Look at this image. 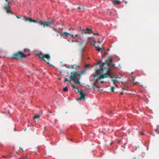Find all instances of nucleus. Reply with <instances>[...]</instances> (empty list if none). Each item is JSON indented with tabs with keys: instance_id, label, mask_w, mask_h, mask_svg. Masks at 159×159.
<instances>
[{
	"instance_id": "obj_61",
	"label": "nucleus",
	"mask_w": 159,
	"mask_h": 159,
	"mask_svg": "<svg viewBox=\"0 0 159 159\" xmlns=\"http://www.w3.org/2000/svg\"><path fill=\"white\" fill-rule=\"evenodd\" d=\"M50 113H52V111H50Z\"/></svg>"
},
{
	"instance_id": "obj_32",
	"label": "nucleus",
	"mask_w": 159,
	"mask_h": 159,
	"mask_svg": "<svg viewBox=\"0 0 159 159\" xmlns=\"http://www.w3.org/2000/svg\"><path fill=\"white\" fill-rule=\"evenodd\" d=\"M81 50V51L82 52H83L84 51V48H82L81 49H80Z\"/></svg>"
},
{
	"instance_id": "obj_2",
	"label": "nucleus",
	"mask_w": 159,
	"mask_h": 159,
	"mask_svg": "<svg viewBox=\"0 0 159 159\" xmlns=\"http://www.w3.org/2000/svg\"><path fill=\"white\" fill-rule=\"evenodd\" d=\"M54 22L55 20H52L48 21L40 20L39 21V23L40 25L43 26L44 27H47L52 28L51 26L54 24Z\"/></svg>"
},
{
	"instance_id": "obj_54",
	"label": "nucleus",
	"mask_w": 159,
	"mask_h": 159,
	"mask_svg": "<svg viewBox=\"0 0 159 159\" xmlns=\"http://www.w3.org/2000/svg\"><path fill=\"white\" fill-rule=\"evenodd\" d=\"M98 43H100V41H98Z\"/></svg>"
},
{
	"instance_id": "obj_24",
	"label": "nucleus",
	"mask_w": 159,
	"mask_h": 159,
	"mask_svg": "<svg viewBox=\"0 0 159 159\" xmlns=\"http://www.w3.org/2000/svg\"><path fill=\"white\" fill-rule=\"evenodd\" d=\"M71 86L73 88L77 89L78 91L79 90V89L77 87H75V85L72 84Z\"/></svg>"
},
{
	"instance_id": "obj_22",
	"label": "nucleus",
	"mask_w": 159,
	"mask_h": 159,
	"mask_svg": "<svg viewBox=\"0 0 159 159\" xmlns=\"http://www.w3.org/2000/svg\"><path fill=\"white\" fill-rule=\"evenodd\" d=\"M101 70V69H100V70H99V69H98V70H96V74H99L100 73V71Z\"/></svg>"
},
{
	"instance_id": "obj_60",
	"label": "nucleus",
	"mask_w": 159,
	"mask_h": 159,
	"mask_svg": "<svg viewBox=\"0 0 159 159\" xmlns=\"http://www.w3.org/2000/svg\"><path fill=\"white\" fill-rule=\"evenodd\" d=\"M58 79H59V80H61V78H58Z\"/></svg>"
},
{
	"instance_id": "obj_14",
	"label": "nucleus",
	"mask_w": 159,
	"mask_h": 159,
	"mask_svg": "<svg viewBox=\"0 0 159 159\" xmlns=\"http://www.w3.org/2000/svg\"><path fill=\"white\" fill-rule=\"evenodd\" d=\"M75 84H80V82L79 81V80L78 78H76L75 80Z\"/></svg>"
},
{
	"instance_id": "obj_56",
	"label": "nucleus",
	"mask_w": 159,
	"mask_h": 159,
	"mask_svg": "<svg viewBox=\"0 0 159 159\" xmlns=\"http://www.w3.org/2000/svg\"><path fill=\"white\" fill-rule=\"evenodd\" d=\"M129 133H130V131L129 130Z\"/></svg>"
},
{
	"instance_id": "obj_45",
	"label": "nucleus",
	"mask_w": 159,
	"mask_h": 159,
	"mask_svg": "<svg viewBox=\"0 0 159 159\" xmlns=\"http://www.w3.org/2000/svg\"><path fill=\"white\" fill-rule=\"evenodd\" d=\"M71 37H72V38H74V34H72V35H71Z\"/></svg>"
},
{
	"instance_id": "obj_19",
	"label": "nucleus",
	"mask_w": 159,
	"mask_h": 159,
	"mask_svg": "<svg viewBox=\"0 0 159 159\" xmlns=\"http://www.w3.org/2000/svg\"><path fill=\"white\" fill-rule=\"evenodd\" d=\"M7 11V12L8 13H11V14H13V12L9 9H8L7 10H6Z\"/></svg>"
},
{
	"instance_id": "obj_39",
	"label": "nucleus",
	"mask_w": 159,
	"mask_h": 159,
	"mask_svg": "<svg viewBox=\"0 0 159 159\" xmlns=\"http://www.w3.org/2000/svg\"><path fill=\"white\" fill-rule=\"evenodd\" d=\"M107 52H105L104 53V55H103V56H106V55L107 54Z\"/></svg>"
},
{
	"instance_id": "obj_33",
	"label": "nucleus",
	"mask_w": 159,
	"mask_h": 159,
	"mask_svg": "<svg viewBox=\"0 0 159 159\" xmlns=\"http://www.w3.org/2000/svg\"><path fill=\"white\" fill-rule=\"evenodd\" d=\"M141 135H143L144 134V132L143 131V132H141Z\"/></svg>"
},
{
	"instance_id": "obj_40",
	"label": "nucleus",
	"mask_w": 159,
	"mask_h": 159,
	"mask_svg": "<svg viewBox=\"0 0 159 159\" xmlns=\"http://www.w3.org/2000/svg\"><path fill=\"white\" fill-rule=\"evenodd\" d=\"M71 80H71V79H70V80H68V81H69V82L70 83H71Z\"/></svg>"
},
{
	"instance_id": "obj_49",
	"label": "nucleus",
	"mask_w": 159,
	"mask_h": 159,
	"mask_svg": "<svg viewBox=\"0 0 159 159\" xmlns=\"http://www.w3.org/2000/svg\"><path fill=\"white\" fill-rule=\"evenodd\" d=\"M74 42H78V41L77 40H75Z\"/></svg>"
},
{
	"instance_id": "obj_12",
	"label": "nucleus",
	"mask_w": 159,
	"mask_h": 159,
	"mask_svg": "<svg viewBox=\"0 0 159 159\" xmlns=\"http://www.w3.org/2000/svg\"><path fill=\"white\" fill-rule=\"evenodd\" d=\"M24 18L25 21H30L31 22L32 19L31 18L26 16H24Z\"/></svg>"
},
{
	"instance_id": "obj_8",
	"label": "nucleus",
	"mask_w": 159,
	"mask_h": 159,
	"mask_svg": "<svg viewBox=\"0 0 159 159\" xmlns=\"http://www.w3.org/2000/svg\"><path fill=\"white\" fill-rule=\"evenodd\" d=\"M76 72L77 75H78L79 77H80L85 73V71L84 70L81 71H76Z\"/></svg>"
},
{
	"instance_id": "obj_11",
	"label": "nucleus",
	"mask_w": 159,
	"mask_h": 159,
	"mask_svg": "<svg viewBox=\"0 0 159 159\" xmlns=\"http://www.w3.org/2000/svg\"><path fill=\"white\" fill-rule=\"evenodd\" d=\"M86 30L87 31V32H86L88 34H90L91 33H93V30L91 29H89L88 28H86Z\"/></svg>"
},
{
	"instance_id": "obj_29",
	"label": "nucleus",
	"mask_w": 159,
	"mask_h": 159,
	"mask_svg": "<svg viewBox=\"0 0 159 159\" xmlns=\"http://www.w3.org/2000/svg\"><path fill=\"white\" fill-rule=\"evenodd\" d=\"M27 157V156L26 155V156H25V157H24L23 158L20 157L19 159H24L26 158Z\"/></svg>"
},
{
	"instance_id": "obj_17",
	"label": "nucleus",
	"mask_w": 159,
	"mask_h": 159,
	"mask_svg": "<svg viewBox=\"0 0 159 159\" xmlns=\"http://www.w3.org/2000/svg\"><path fill=\"white\" fill-rule=\"evenodd\" d=\"M97 77H98L97 78L94 79V82H97V81L98 80H100L101 79H99V76L98 75L97 76Z\"/></svg>"
},
{
	"instance_id": "obj_52",
	"label": "nucleus",
	"mask_w": 159,
	"mask_h": 159,
	"mask_svg": "<svg viewBox=\"0 0 159 159\" xmlns=\"http://www.w3.org/2000/svg\"><path fill=\"white\" fill-rule=\"evenodd\" d=\"M96 76L95 75H94L93 76V78H95Z\"/></svg>"
},
{
	"instance_id": "obj_44",
	"label": "nucleus",
	"mask_w": 159,
	"mask_h": 159,
	"mask_svg": "<svg viewBox=\"0 0 159 159\" xmlns=\"http://www.w3.org/2000/svg\"><path fill=\"white\" fill-rule=\"evenodd\" d=\"M100 83H101V84H103L104 83V81H100Z\"/></svg>"
},
{
	"instance_id": "obj_15",
	"label": "nucleus",
	"mask_w": 159,
	"mask_h": 159,
	"mask_svg": "<svg viewBox=\"0 0 159 159\" xmlns=\"http://www.w3.org/2000/svg\"><path fill=\"white\" fill-rule=\"evenodd\" d=\"M95 48H96V49L99 52L101 50L103 49V48L102 47L101 48H98L96 46H95Z\"/></svg>"
},
{
	"instance_id": "obj_63",
	"label": "nucleus",
	"mask_w": 159,
	"mask_h": 159,
	"mask_svg": "<svg viewBox=\"0 0 159 159\" xmlns=\"http://www.w3.org/2000/svg\"><path fill=\"white\" fill-rule=\"evenodd\" d=\"M117 60H120V59L119 58V59H118H118H117Z\"/></svg>"
},
{
	"instance_id": "obj_10",
	"label": "nucleus",
	"mask_w": 159,
	"mask_h": 159,
	"mask_svg": "<svg viewBox=\"0 0 159 159\" xmlns=\"http://www.w3.org/2000/svg\"><path fill=\"white\" fill-rule=\"evenodd\" d=\"M112 2L114 4H119L120 3L119 0H113Z\"/></svg>"
},
{
	"instance_id": "obj_35",
	"label": "nucleus",
	"mask_w": 159,
	"mask_h": 159,
	"mask_svg": "<svg viewBox=\"0 0 159 159\" xmlns=\"http://www.w3.org/2000/svg\"><path fill=\"white\" fill-rule=\"evenodd\" d=\"M29 49H24V52H25L26 51H29Z\"/></svg>"
},
{
	"instance_id": "obj_5",
	"label": "nucleus",
	"mask_w": 159,
	"mask_h": 159,
	"mask_svg": "<svg viewBox=\"0 0 159 159\" xmlns=\"http://www.w3.org/2000/svg\"><path fill=\"white\" fill-rule=\"evenodd\" d=\"M112 75V73L111 71L108 70L106 73L104 74H102L99 75V79H104V78H107L108 76L110 77Z\"/></svg>"
},
{
	"instance_id": "obj_1",
	"label": "nucleus",
	"mask_w": 159,
	"mask_h": 159,
	"mask_svg": "<svg viewBox=\"0 0 159 159\" xmlns=\"http://www.w3.org/2000/svg\"><path fill=\"white\" fill-rule=\"evenodd\" d=\"M112 61L113 60L110 59L109 62H107L105 61V62L102 63L101 65H100V68L101 71L109 69V66L110 65H111L113 67H114L115 65Z\"/></svg>"
},
{
	"instance_id": "obj_27",
	"label": "nucleus",
	"mask_w": 159,
	"mask_h": 159,
	"mask_svg": "<svg viewBox=\"0 0 159 159\" xmlns=\"http://www.w3.org/2000/svg\"><path fill=\"white\" fill-rule=\"evenodd\" d=\"M76 66V65L74 64L73 65H71V67L73 69H76V68H75V66Z\"/></svg>"
},
{
	"instance_id": "obj_21",
	"label": "nucleus",
	"mask_w": 159,
	"mask_h": 159,
	"mask_svg": "<svg viewBox=\"0 0 159 159\" xmlns=\"http://www.w3.org/2000/svg\"><path fill=\"white\" fill-rule=\"evenodd\" d=\"M40 117V116L39 115H35L34 116V119H37V118H39Z\"/></svg>"
},
{
	"instance_id": "obj_37",
	"label": "nucleus",
	"mask_w": 159,
	"mask_h": 159,
	"mask_svg": "<svg viewBox=\"0 0 159 159\" xmlns=\"http://www.w3.org/2000/svg\"><path fill=\"white\" fill-rule=\"evenodd\" d=\"M97 82H93V84L95 86H96L97 85Z\"/></svg>"
},
{
	"instance_id": "obj_55",
	"label": "nucleus",
	"mask_w": 159,
	"mask_h": 159,
	"mask_svg": "<svg viewBox=\"0 0 159 159\" xmlns=\"http://www.w3.org/2000/svg\"><path fill=\"white\" fill-rule=\"evenodd\" d=\"M107 50L108 51H109L110 50V49L109 48H108L107 49Z\"/></svg>"
},
{
	"instance_id": "obj_23",
	"label": "nucleus",
	"mask_w": 159,
	"mask_h": 159,
	"mask_svg": "<svg viewBox=\"0 0 159 159\" xmlns=\"http://www.w3.org/2000/svg\"><path fill=\"white\" fill-rule=\"evenodd\" d=\"M63 90L64 92H67L68 90V88L67 87H66L63 88Z\"/></svg>"
},
{
	"instance_id": "obj_43",
	"label": "nucleus",
	"mask_w": 159,
	"mask_h": 159,
	"mask_svg": "<svg viewBox=\"0 0 159 159\" xmlns=\"http://www.w3.org/2000/svg\"><path fill=\"white\" fill-rule=\"evenodd\" d=\"M16 17L18 19H20V17L19 16H16Z\"/></svg>"
},
{
	"instance_id": "obj_42",
	"label": "nucleus",
	"mask_w": 159,
	"mask_h": 159,
	"mask_svg": "<svg viewBox=\"0 0 159 159\" xmlns=\"http://www.w3.org/2000/svg\"><path fill=\"white\" fill-rule=\"evenodd\" d=\"M73 27H70L69 28V30H72Z\"/></svg>"
},
{
	"instance_id": "obj_46",
	"label": "nucleus",
	"mask_w": 159,
	"mask_h": 159,
	"mask_svg": "<svg viewBox=\"0 0 159 159\" xmlns=\"http://www.w3.org/2000/svg\"><path fill=\"white\" fill-rule=\"evenodd\" d=\"M89 66V65H88V64L86 65V67H88Z\"/></svg>"
},
{
	"instance_id": "obj_41",
	"label": "nucleus",
	"mask_w": 159,
	"mask_h": 159,
	"mask_svg": "<svg viewBox=\"0 0 159 159\" xmlns=\"http://www.w3.org/2000/svg\"><path fill=\"white\" fill-rule=\"evenodd\" d=\"M68 81V80L67 79H66L65 80H64V82H66V81Z\"/></svg>"
},
{
	"instance_id": "obj_16",
	"label": "nucleus",
	"mask_w": 159,
	"mask_h": 159,
	"mask_svg": "<svg viewBox=\"0 0 159 159\" xmlns=\"http://www.w3.org/2000/svg\"><path fill=\"white\" fill-rule=\"evenodd\" d=\"M64 36H65V37H66V38L67 37H68L70 35V33L67 32H64Z\"/></svg>"
},
{
	"instance_id": "obj_50",
	"label": "nucleus",
	"mask_w": 159,
	"mask_h": 159,
	"mask_svg": "<svg viewBox=\"0 0 159 159\" xmlns=\"http://www.w3.org/2000/svg\"><path fill=\"white\" fill-rule=\"evenodd\" d=\"M2 157H6V156H2Z\"/></svg>"
},
{
	"instance_id": "obj_47",
	"label": "nucleus",
	"mask_w": 159,
	"mask_h": 159,
	"mask_svg": "<svg viewBox=\"0 0 159 159\" xmlns=\"http://www.w3.org/2000/svg\"><path fill=\"white\" fill-rule=\"evenodd\" d=\"M120 94L121 95H123V92H121V93H120Z\"/></svg>"
},
{
	"instance_id": "obj_48",
	"label": "nucleus",
	"mask_w": 159,
	"mask_h": 159,
	"mask_svg": "<svg viewBox=\"0 0 159 159\" xmlns=\"http://www.w3.org/2000/svg\"><path fill=\"white\" fill-rule=\"evenodd\" d=\"M76 30V28H73L72 30Z\"/></svg>"
},
{
	"instance_id": "obj_4",
	"label": "nucleus",
	"mask_w": 159,
	"mask_h": 159,
	"mask_svg": "<svg viewBox=\"0 0 159 159\" xmlns=\"http://www.w3.org/2000/svg\"><path fill=\"white\" fill-rule=\"evenodd\" d=\"M38 55L40 58H41L42 60H44L45 62H47L48 64H50V63L48 61H47L45 60V58H46L48 60H49L50 58V56L48 54H43V53L40 52L38 54Z\"/></svg>"
},
{
	"instance_id": "obj_62",
	"label": "nucleus",
	"mask_w": 159,
	"mask_h": 159,
	"mask_svg": "<svg viewBox=\"0 0 159 159\" xmlns=\"http://www.w3.org/2000/svg\"><path fill=\"white\" fill-rule=\"evenodd\" d=\"M116 87H117L118 85H116Z\"/></svg>"
},
{
	"instance_id": "obj_3",
	"label": "nucleus",
	"mask_w": 159,
	"mask_h": 159,
	"mask_svg": "<svg viewBox=\"0 0 159 159\" xmlns=\"http://www.w3.org/2000/svg\"><path fill=\"white\" fill-rule=\"evenodd\" d=\"M26 55L24 54L22 52L19 51L14 54L12 56V58L16 59H19L26 57Z\"/></svg>"
},
{
	"instance_id": "obj_20",
	"label": "nucleus",
	"mask_w": 159,
	"mask_h": 159,
	"mask_svg": "<svg viewBox=\"0 0 159 159\" xmlns=\"http://www.w3.org/2000/svg\"><path fill=\"white\" fill-rule=\"evenodd\" d=\"M9 6L8 4H7V5H6L4 7V8H5L6 10H7L8 9H9Z\"/></svg>"
},
{
	"instance_id": "obj_53",
	"label": "nucleus",
	"mask_w": 159,
	"mask_h": 159,
	"mask_svg": "<svg viewBox=\"0 0 159 159\" xmlns=\"http://www.w3.org/2000/svg\"><path fill=\"white\" fill-rule=\"evenodd\" d=\"M6 1L7 2H9V1H8V0H6Z\"/></svg>"
},
{
	"instance_id": "obj_34",
	"label": "nucleus",
	"mask_w": 159,
	"mask_h": 159,
	"mask_svg": "<svg viewBox=\"0 0 159 159\" xmlns=\"http://www.w3.org/2000/svg\"><path fill=\"white\" fill-rule=\"evenodd\" d=\"M81 8H82L83 9H84V8L83 7H78V9H80Z\"/></svg>"
},
{
	"instance_id": "obj_13",
	"label": "nucleus",
	"mask_w": 159,
	"mask_h": 159,
	"mask_svg": "<svg viewBox=\"0 0 159 159\" xmlns=\"http://www.w3.org/2000/svg\"><path fill=\"white\" fill-rule=\"evenodd\" d=\"M80 31L81 32V33L83 34H87L86 32L84 29H82L81 27H80Z\"/></svg>"
},
{
	"instance_id": "obj_9",
	"label": "nucleus",
	"mask_w": 159,
	"mask_h": 159,
	"mask_svg": "<svg viewBox=\"0 0 159 159\" xmlns=\"http://www.w3.org/2000/svg\"><path fill=\"white\" fill-rule=\"evenodd\" d=\"M110 78H111V80L113 82V83L115 84L117 81L118 78H116L115 79H113V76L112 75H111Z\"/></svg>"
},
{
	"instance_id": "obj_51",
	"label": "nucleus",
	"mask_w": 159,
	"mask_h": 159,
	"mask_svg": "<svg viewBox=\"0 0 159 159\" xmlns=\"http://www.w3.org/2000/svg\"><path fill=\"white\" fill-rule=\"evenodd\" d=\"M75 41H74V40H72V43H73V42H75Z\"/></svg>"
},
{
	"instance_id": "obj_7",
	"label": "nucleus",
	"mask_w": 159,
	"mask_h": 159,
	"mask_svg": "<svg viewBox=\"0 0 159 159\" xmlns=\"http://www.w3.org/2000/svg\"><path fill=\"white\" fill-rule=\"evenodd\" d=\"M77 75L76 72H72L70 76V78L72 80H75L76 79Z\"/></svg>"
},
{
	"instance_id": "obj_28",
	"label": "nucleus",
	"mask_w": 159,
	"mask_h": 159,
	"mask_svg": "<svg viewBox=\"0 0 159 159\" xmlns=\"http://www.w3.org/2000/svg\"><path fill=\"white\" fill-rule=\"evenodd\" d=\"M31 22H33L34 23H37V21L36 20H33L32 19Z\"/></svg>"
},
{
	"instance_id": "obj_36",
	"label": "nucleus",
	"mask_w": 159,
	"mask_h": 159,
	"mask_svg": "<svg viewBox=\"0 0 159 159\" xmlns=\"http://www.w3.org/2000/svg\"><path fill=\"white\" fill-rule=\"evenodd\" d=\"M65 72V71L63 70H62V71H60V73L61 74H62V73H64Z\"/></svg>"
},
{
	"instance_id": "obj_26",
	"label": "nucleus",
	"mask_w": 159,
	"mask_h": 159,
	"mask_svg": "<svg viewBox=\"0 0 159 159\" xmlns=\"http://www.w3.org/2000/svg\"><path fill=\"white\" fill-rule=\"evenodd\" d=\"M115 88V87L113 86H112L111 87V91L112 92H114Z\"/></svg>"
},
{
	"instance_id": "obj_38",
	"label": "nucleus",
	"mask_w": 159,
	"mask_h": 159,
	"mask_svg": "<svg viewBox=\"0 0 159 159\" xmlns=\"http://www.w3.org/2000/svg\"><path fill=\"white\" fill-rule=\"evenodd\" d=\"M94 35H99V33H97L96 34L94 33L93 34Z\"/></svg>"
},
{
	"instance_id": "obj_25",
	"label": "nucleus",
	"mask_w": 159,
	"mask_h": 159,
	"mask_svg": "<svg viewBox=\"0 0 159 159\" xmlns=\"http://www.w3.org/2000/svg\"><path fill=\"white\" fill-rule=\"evenodd\" d=\"M83 34L81 33L80 34H76L75 35V36L76 37H78L79 38Z\"/></svg>"
},
{
	"instance_id": "obj_57",
	"label": "nucleus",
	"mask_w": 159,
	"mask_h": 159,
	"mask_svg": "<svg viewBox=\"0 0 159 159\" xmlns=\"http://www.w3.org/2000/svg\"><path fill=\"white\" fill-rule=\"evenodd\" d=\"M20 148L22 150H23V149L22 148H20Z\"/></svg>"
},
{
	"instance_id": "obj_30",
	"label": "nucleus",
	"mask_w": 159,
	"mask_h": 159,
	"mask_svg": "<svg viewBox=\"0 0 159 159\" xmlns=\"http://www.w3.org/2000/svg\"><path fill=\"white\" fill-rule=\"evenodd\" d=\"M53 30H54V31H56L57 32H58V30L56 29V28H53Z\"/></svg>"
},
{
	"instance_id": "obj_31",
	"label": "nucleus",
	"mask_w": 159,
	"mask_h": 159,
	"mask_svg": "<svg viewBox=\"0 0 159 159\" xmlns=\"http://www.w3.org/2000/svg\"><path fill=\"white\" fill-rule=\"evenodd\" d=\"M101 62H102V61H101V60H100V61H99L98 62V63H97V65H98L99 64H100V63H101Z\"/></svg>"
},
{
	"instance_id": "obj_6",
	"label": "nucleus",
	"mask_w": 159,
	"mask_h": 159,
	"mask_svg": "<svg viewBox=\"0 0 159 159\" xmlns=\"http://www.w3.org/2000/svg\"><path fill=\"white\" fill-rule=\"evenodd\" d=\"M78 93H79V94H80V97L79 98H78L76 99V100L77 101H79L80 100H85V95L84 93L83 92L79 90L78 91Z\"/></svg>"
},
{
	"instance_id": "obj_59",
	"label": "nucleus",
	"mask_w": 159,
	"mask_h": 159,
	"mask_svg": "<svg viewBox=\"0 0 159 159\" xmlns=\"http://www.w3.org/2000/svg\"><path fill=\"white\" fill-rule=\"evenodd\" d=\"M133 159H136V158L135 157H134V158H133Z\"/></svg>"
},
{
	"instance_id": "obj_18",
	"label": "nucleus",
	"mask_w": 159,
	"mask_h": 159,
	"mask_svg": "<svg viewBox=\"0 0 159 159\" xmlns=\"http://www.w3.org/2000/svg\"><path fill=\"white\" fill-rule=\"evenodd\" d=\"M60 35L61 36L63 37L65 39H66V37H65V36H64V33H63L60 32Z\"/></svg>"
},
{
	"instance_id": "obj_64",
	"label": "nucleus",
	"mask_w": 159,
	"mask_h": 159,
	"mask_svg": "<svg viewBox=\"0 0 159 159\" xmlns=\"http://www.w3.org/2000/svg\"><path fill=\"white\" fill-rule=\"evenodd\" d=\"M79 66H77V67H79Z\"/></svg>"
},
{
	"instance_id": "obj_58",
	"label": "nucleus",
	"mask_w": 159,
	"mask_h": 159,
	"mask_svg": "<svg viewBox=\"0 0 159 159\" xmlns=\"http://www.w3.org/2000/svg\"><path fill=\"white\" fill-rule=\"evenodd\" d=\"M58 101L57 100V103H58Z\"/></svg>"
}]
</instances>
